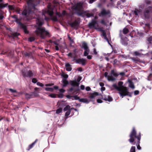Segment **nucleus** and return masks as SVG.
<instances>
[{"label": "nucleus", "mask_w": 152, "mask_h": 152, "mask_svg": "<svg viewBox=\"0 0 152 152\" xmlns=\"http://www.w3.org/2000/svg\"><path fill=\"white\" fill-rule=\"evenodd\" d=\"M43 23V18H37L36 20V25L37 27L35 31V33L37 35L39 36L42 39H44L46 36H48L49 34V32L45 30L44 28H41Z\"/></svg>", "instance_id": "obj_1"}, {"label": "nucleus", "mask_w": 152, "mask_h": 152, "mask_svg": "<svg viewBox=\"0 0 152 152\" xmlns=\"http://www.w3.org/2000/svg\"><path fill=\"white\" fill-rule=\"evenodd\" d=\"M129 136L130 139L128 140L129 142L132 145L136 144L137 149L139 150H141V148L140 145L141 137L140 133V132L137 134L134 127H133Z\"/></svg>", "instance_id": "obj_2"}, {"label": "nucleus", "mask_w": 152, "mask_h": 152, "mask_svg": "<svg viewBox=\"0 0 152 152\" xmlns=\"http://www.w3.org/2000/svg\"><path fill=\"white\" fill-rule=\"evenodd\" d=\"M123 82L122 81L118 82V86L116 84H114L112 87L114 89L117 90L119 91V94L120 96L123 98L124 96H128L130 97L132 96L131 93L128 91V88L126 87L123 86Z\"/></svg>", "instance_id": "obj_3"}, {"label": "nucleus", "mask_w": 152, "mask_h": 152, "mask_svg": "<svg viewBox=\"0 0 152 152\" xmlns=\"http://www.w3.org/2000/svg\"><path fill=\"white\" fill-rule=\"evenodd\" d=\"M151 14H152V7L148 6L145 8L142 14V15L145 18L148 19Z\"/></svg>", "instance_id": "obj_4"}, {"label": "nucleus", "mask_w": 152, "mask_h": 152, "mask_svg": "<svg viewBox=\"0 0 152 152\" xmlns=\"http://www.w3.org/2000/svg\"><path fill=\"white\" fill-rule=\"evenodd\" d=\"M23 76L25 77H29L31 78L34 76V73L32 71L28 68H25L22 70Z\"/></svg>", "instance_id": "obj_5"}, {"label": "nucleus", "mask_w": 152, "mask_h": 152, "mask_svg": "<svg viewBox=\"0 0 152 152\" xmlns=\"http://www.w3.org/2000/svg\"><path fill=\"white\" fill-rule=\"evenodd\" d=\"M75 10L76 11L77 14L80 16L83 15L84 12L83 10V4L79 2L76 5L74 8Z\"/></svg>", "instance_id": "obj_6"}, {"label": "nucleus", "mask_w": 152, "mask_h": 152, "mask_svg": "<svg viewBox=\"0 0 152 152\" xmlns=\"http://www.w3.org/2000/svg\"><path fill=\"white\" fill-rule=\"evenodd\" d=\"M99 15L100 17L106 16L107 18H109L111 14L110 11L109 10H106L104 9H103Z\"/></svg>", "instance_id": "obj_7"}, {"label": "nucleus", "mask_w": 152, "mask_h": 152, "mask_svg": "<svg viewBox=\"0 0 152 152\" xmlns=\"http://www.w3.org/2000/svg\"><path fill=\"white\" fill-rule=\"evenodd\" d=\"M19 27L21 29L23 30V31L25 34H28V31L27 30V27L25 25L21 23L20 22L18 23Z\"/></svg>", "instance_id": "obj_8"}, {"label": "nucleus", "mask_w": 152, "mask_h": 152, "mask_svg": "<svg viewBox=\"0 0 152 152\" xmlns=\"http://www.w3.org/2000/svg\"><path fill=\"white\" fill-rule=\"evenodd\" d=\"M76 63L81 64L83 66L85 65L86 64L87 60L86 59L83 58H79L75 60Z\"/></svg>", "instance_id": "obj_9"}, {"label": "nucleus", "mask_w": 152, "mask_h": 152, "mask_svg": "<svg viewBox=\"0 0 152 152\" xmlns=\"http://www.w3.org/2000/svg\"><path fill=\"white\" fill-rule=\"evenodd\" d=\"M119 35L121 38V43L124 45H126L127 44V38L126 37L123 38V37L122 34H121V31H120Z\"/></svg>", "instance_id": "obj_10"}, {"label": "nucleus", "mask_w": 152, "mask_h": 152, "mask_svg": "<svg viewBox=\"0 0 152 152\" xmlns=\"http://www.w3.org/2000/svg\"><path fill=\"white\" fill-rule=\"evenodd\" d=\"M26 1L28 6L34 8L35 6L37 5L34 0H28Z\"/></svg>", "instance_id": "obj_11"}, {"label": "nucleus", "mask_w": 152, "mask_h": 152, "mask_svg": "<svg viewBox=\"0 0 152 152\" xmlns=\"http://www.w3.org/2000/svg\"><path fill=\"white\" fill-rule=\"evenodd\" d=\"M97 24V22L95 20H93L91 23H89L88 26L90 28L94 27L95 29H96L97 28L95 26Z\"/></svg>", "instance_id": "obj_12"}, {"label": "nucleus", "mask_w": 152, "mask_h": 152, "mask_svg": "<svg viewBox=\"0 0 152 152\" xmlns=\"http://www.w3.org/2000/svg\"><path fill=\"white\" fill-rule=\"evenodd\" d=\"M34 13L31 11H28L26 10H25L22 12V14L23 15L26 16L28 17L29 16H31Z\"/></svg>", "instance_id": "obj_13"}, {"label": "nucleus", "mask_w": 152, "mask_h": 152, "mask_svg": "<svg viewBox=\"0 0 152 152\" xmlns=\"http://www.w3.org/2000/svg\"><path fill=\"white\" fill-rule=\"evenodd\" d=\"M69 84L72 86H78L79 83H77L75 80H70L69 82Z\"/></svg>", "instance_id": "obj_14"}, {"label": "nucleus", "mask_w": 152, "mask_h": 152, "mask_svg": "<svg viewBox=\"0 0 152 152\" xmlns=\"http://www.w3.org/2000/svg\"><path fill=\"white\" fill-rule=\"evenodd\" d=\"M102 98L103 99L106 101H108V102H110L113 100V99L112 97L109 96H105L104 97L103 96Z\"/></svg>", "instance_id": "obj_15"}, {"label": "nucleus", "mask_w": 152, "mask_h": 152, "mask_svg": "<svg viewBox=\"0 0 152 152\" xmlns=\"http://www.w3.org/2000/svg\"><path fill=\"white\" fill-rule=\"evenodd\" d=\"M65 66L66 71L69 72L72 70V66L69 63H67L66 64Z\"/></svg>", "instance_id": "obj_16"}, {"label": "nucleus", "mask_w": 152, "mask_h": 152, "mask_svg": "<svg viewBox=\"0 0 152 152\" xmlns=\"http://www.w3.org/2000/svg\"><path fill=\"white\" fill-rule=\"evenodd\" d=\"M70 25L72 27L76 28L78 26L79 23L77 21H75L74 22L71 23Z\"/></svg>", "instance_id": "obj_17"}, {"label": "nucleus", "mask_w": 152, "mask_h": 152, "mask_svg": "<svg viewBox=\"0 0 152 152\" xmlns=\"http://www.w3.org/2000/svg\"><path fill=\"white\" fill-rule=\"evenodd\" d=\"M131 59L135 63H138V62L143 63V61L142 60H141L140 59L138 58H131Z\"/></svg>", "instance_id": "obj_18"}, {"label": "nucleus", "mask_w": 152, "mask_h": 152, "mask_svg": "<svg viewBox=\"0 0 152 152\" xmlns=\"http://www.w3.org/2000/svg\"><path fill=\"white\" fill-rule=\"evenodd\" d=\"M37 141V139H36L34 142H33L31 144L29 145L28 148H27V150L29 151L30 149L32 148Z\"/></svg>", "instance_id": "obj_19"}, {"label": "nucleus", "mask_w": 152, "mask_h": 152, "mask_svg": "<svg viewBox=\"0 0 152 152\" xmlns=\"http://www.w3.org/2000/svg\"><path fill=\"white\" fill-rule=\"evenodd\" d=\"M48 10L47 11V12L50 16H51L53 15V9H51V10H50V5H48Z\"/></svg>", "instance_id": "obj_20"}, {"label": "nucleus", "mask_w": 152, "mask_h": 152, "mask_svg": "<svg viewBox=\"0 0 152 152\" xmlns=\"http://www.w3.org/2000/svg\"><path fill=\"white\" fill-rule=\"evenodd\" d=\"M56 15H58L59 17H63L66 15V12L64 10L61 13L58 12H56Z\"/></svg>", "instance_id": "obj_21"}, {"label": "nucleus", "mask_w": 152, "mask_h": 152, "mask_svg": "<svg viewBox=\"0 0 152 152\" xmlns=\"http://www.w3.org/2000/svg\"><path fill=\"white\" fill-rule=\"evenodd\" d=\"M62 82L63 83V87L66 86L69 83V82L68 81L65 79H62Z\"/></svg>", "instance_id": "obj_22"}, {"label": "nucleus", "mask_w": 152, "mask_h": 152, "mask_svg": "<svg viewBox=\"0 0 152 152\" xmlns=\"http://www.w3.org/2000/svg\"><path fill=\"white\" fill-rule=\"evenodd\" d=\"M79 102L83 103H88L90 102V101L88 100L87 99L82 98L80 99H79Z\"/></svg>", "instance_id": "obj_23"}, {"label": "nucleus", "mask_w": 152, "mask_h": 152, "mask_svg": "<svg viewBox=\"0 0 152 152\" xmlns=\"http://www.w3.org/2000/svg\"><path fill=\"white\" fill-rule=\"evenodd\" d=\"M121 31V33L123 32V34H127L129 32V30L126 28H124L122 31ZM121 34H122V33Z\"/></svg>", "instance_id": "obj_24"}, {"label": "nucleus", "mask_w": 152, "mask_h": 152, "mask_svg": "<svg viewBox=\"0 0 152 152\" xmlns=\"http://www.w3.org/2000/svg\"><path fill=\"white\" fill-rule=\"evenodd\" d=\"M82 47L84 49H86L88 48L87 44L85 42H83L82 44Z\"/></svg>", "instance_id": "obj_25"}, {"label": "nucleus", "mask_w": 152, "mask_h": 152, "mask_svg": "<svg viewBox=\"0 0 152 152\" xmlns=\"http://www.w3.org/2000/svg\"><path fill=\"white\" fill-rule=\"evenodd\" d=\"M84 50L85 51L83 53V56H86L90 52V50L89 48L86 49H84Z\"/></svg>", "instance_id": "obj_26"}, {"label": "nucleus", "mask_w": 152, "mask_h": 152, "mask_svg": "<svg viewBox=\"0 0 152 152\" xmlns=\"http://www.w3.org/2000/svg\"><path fill=\"white\" fill-rule=\"evenodd\" d=\"M102 36L104 38L107 40V41L109 43L108 39L106 36V34L104 31H103L102 32Z\"/></svg>", "instance_id": "obj_27"}, {"label": "nucleus", "mask_w": 152, "mask_h": 152, "mask_svg": "<svg viewBox=\"0 0 152 152\" xmlns=\"http://www.w3.org/2000/svg\"><path fill=\"white\" fill-rule=\"evenodd\" d=\"M107 79L109 81H113L115 79L112 76L108 75L107 76Z\"/></svg>", "instance_id": "obj_28"}, {"label": "nucleus", "mask_w": 152, "mask_h": 152, "mask_svg": "<svg viewBox=\"0 0 152 152\" xmlns=\"http://www.w3.org/2000/svg\"><path fill=\"white\" fill-rule=\"evenodd\" d=\"M98 94L97 92H94L89 97L91 99H94L96 96H98Z\"/></svg>", "instance_id": "obj_29"}, {"label": "nucleus", "mask_w": 152, "mask_h": 152, "mask_svg": "<svg viewBox=\"0 0 152 152\" xmlns=\"http://www.w3.org/2000/svg\"><path fill=\"white\" fill-rule=\"evenodd\" d=\"M34 93L32 94H25V97L27 99H30L33 97L32 96Z\"/></svg>", "instance_id": "obj_30"}, {"label": "nucleus", "mask_w": 152, "mask_h": 152, "mask_svg": "<svg viewBox=\"0 0 152 152\" xmlns=\"http://www.w3.org/2000/svg\"><path fill=\"white\" fill-rule=\"evenodd\" d=\"M129 87L132 88V89H134L135 88V87L134 86V85L133 83L130 81H129Z\"/></svg>", "instance_id": "obj_31"}, {"label": "nucleus", "mask_w": 152, "mask_h": 152, "mask_svg": "<svg viewBox=\"0 0 152 152\" xmlns=\"http://www.w3.org/2000/svg\"><path fill=\"white\" fill-rule=\"evenodd\" d=\"M111 74L115 77H117L118 75V74L115 72L113 70H111Z\"/></svg>", "instance_id": "obj_32"}, {"label": "nucleus", "mask_w": 152, "mask_h": 152, "mask_svg": "<svg viewBox=\"0 0 152 152\" xmlns=\"http://www.w3.org/2000/svg\"><path fill=\"white\" fill-rule=\"evenodd\" d=\"M45 90L47 91L52 92L53 90V88H51L46 87L45 88Z\"/></svg>", "instance_id": "obj_33"}, {"label": "nucleus", "mask_w": 152, "mask_h": 152, "mask_svg": "<svg viewBox=\"0 0 152 152\" xmlns=\"http://www.w3.org/2000/svg\"><path fill=\"white\" fill-rule=\"evenodd\" d=\"M8 5L7 4H4L3 3L0 4V9H2Z\"/></svg>", "instance_id": "obj_34"}, {"label": "nucleus", "mask_w": 152, "mask_h": 152, "mask_svg": "<svg viewBox=\"0 0 152 152\" xmlns=\"http://www.w3.org/2000/svg\"><path fill=\"white\" fill-rule=\"evenodd\" d=\"M144 3L147 5H150L151 2V0H144Z\"/></svg>", "instance_id": "obj_35"}, {"label": "nucleus", "mask_w": 152, "mask_h": 152, "mask_svg": "<svg viewBox=\"0 0 152 152\" xmlns=\"http://www.w3.org/2000/svg\"><path fill=\"white\" fill-rule=\"evenodd\" d=\"M148 43L151 44L152 43V36H151L148 37L147 39Z\"/></svg>", "instance_id": "obj_36"}, {"label": "nucleus", "mask_w": 152, "mask_h": 152, "mask_svg": "<svg viewBox=\"0 0 152 152\" xmlns=\"http://www.w3.org/2000/svg\"><path fill=\"white\" fill-rule=\"evenodd\" d=\"M140 12V11L137 9H135L134 11V13L136 15H138Z\"/></svg>", "instance_id": "obj_37"}, {"label": "nucleus", "mask_w": 152, "mask_h": 152, "mask_svg": "<svg viewBox=\"0 0 152 152\" xmlns=\"http://www.w3.org/2000/svg\"><path fill=\"white\" fill-rule=\"evenodd\" d=\"M71 111V110H69L66 113L65 115L66 118H67L68 116L70 114Z\"/></svg>", "instance_id": "obj_38"}, {"label": "nucleus", "mask_w": 152, "mask_h": 152, "mask_svg": "<svg viewBox=\"0 0 152 152\" xmlns=\"http://www.w3.org/2000/svg\"><path fill=\"white\" fill-rule=\"evenodd\" d=\"M70 106H69V105H67L64 108V111H66L67 110H70Z\"/></svg>", "instance_id": "obj_39"}, {"label": "nucleus", "mask_w": 152, "mask_h": 152, "mask_svg": "<svg viewBox=\"0 0 152 152\" xmlns=\"http://www.w3.org/2000/svg\"><path fill=\"white\" fill-rule=\"evenodd\" d=\"M130 152H135V147L132 146L130 148Z\"/></svg>", "instance_id": "obj_40"}, {"label": "nucleus", "mask_w": 152, "mask_h": 152, "mask_svg": "<svg viewBox=\"0 0 152 152\" xmlns=\"http://www.w3.org/2000/svg\"><path fill=\"white\" fill-rule=\"evenodd\" d=\"M133 54L136 56H140L141 55L140 53L137 51H136L134 52Z\"/></svg>", "instance_id": "obj_41"}, {"label": "nucleus", "mask_w": 152, "mask_h": 152, "mask_svg": "<svg viewBox=\"0 0 152 152\" xmlns=\"http://www.w3.org/2000/svg\"><path fill=\"white\" fill-rule=\"evenodd\" d=\"M126 0H120V1H118L117 2L118 5L121 4H123L125 1Z\"/></svg>", "instance_id": "obj_42"}, {"label": "nucleus", "mask_w": 152, "mask_h": 152, "mask_svg": "<svg viewBox=\"0 0 152 152\" xmlns=\"http://www.w3.org/2000/svg\"><path fill=\"white\" fill-rule=\"evenodd\" d=\"M62 108H59L57 110L56 113L57 114H59L62 112Z\"/></svg>", "instance_id": "obj_43"}, {"label": "nucleus", "mask_w": 152, "mask_h": 152, "mask_svg": "<svg viewBox=\"0 0 152 152\" xmlns=\"http://www.w3.org/2000/svg\"><path fill=\"white\" fill-rule=\"evenodd\" d=\"M101 23L104 25H107V23L106 22V20H104V19H102V20L101 21Z\"/></svg>", "instance_id": "obj_44"}, {"label": "nucleus", "mask_w": 152, "mask_h": 152, "mask_svg": "<svg viewBox=\"0 0 152 152\" xmlns=\"http://www.w3.org/2000/svg\"><path fill=\"white\" fill-rule=\"evenodd\" d=\"M35 39V38L34 37H31L28 39V41L30 42L34 41Z\"/></svg>", "instance_id": "obj_45"}, {"label": "nucleus", "mask_w": 152, "mask_h": 152, "mask_svg": "<svg viewBox=\"0 0 152 152\" xmlns=\"http://www.w3.org/2000/svg\"><path fill=\"white\" fill-rule=\"evenodd\" d=\"M49 96L51 98H56V94H50Z\"/></svg>", "instance_id": "obj_46"}, {"label": "nucleus", "mask_w": 152, "mask_h": 152, "mask_svg": "<svg viewBox=\"0 0 152 152\" xmlns=\"http://www.w3.org/2000/svg\"><path fill=\"white\" fill-rule=\"evenodd\" d=\"M94 15L93 13H88L86 14V16L88 17L89 18L91 16H93Z\"/></svg>", "instance_id": "obj_47"}, {"label": "nucleus", "mask_w": 152, "mask_h": 152, "mask_svg": "<svg viewBox=\"0 0 152 152\" xmlns=\"http://www.w3.org/2000/svg\"><path fill=\"white\" fill-rule=\"evenodd\" d=\"M73 98H74V99L75 100H78L79 101V99H80V97L78 96L77 95H75L74 96H73Z\"/></svg>", "instance_id": "obj_48"}, {"label": "nucleus", "mask_w": 152, "mask_h": 152, "mask_svg": "<svg viewBox=\"0 0 152 152\" xmlns=\"http://www.w3.org/2000/svg\"><path fill=\"white\" fill-rule=\"evenodd\" d=\"M145 7V4H142L139 6V8L141 9H143Z\"/></svg>", "instance_id": "obj_49"}, {"label": "nucleus", "mask_w": 152, "mask_h": 152, "mask_svg": "<svg viewBox=\"0 0 152 152\" xmlns=\"http://www.w3.org/2000/svg\"><path fill=\"white\" fill-rule=\"evenodd\" d=\"M61 76L64 77L63 79H66L68 77V76L67 74L62 75Z\"/></svg>", "instance_id": "obj_50"}, {"label": "nucleus", "mask_w": 152, "mask_h": 152, "mask_svg": "<svg viewBox=\"0 0 152 152\" xmlns=\"http://www.w3.org/2000/svg\"><path fill=\"white\" fill-rule=\"evenodd\" d=\"M37 85L41 87H43L44 86V85L43 83L39 82H37Z\"/></svg>", "instance_id": "obj_51"}, {"label": "nucleus", "mask_w": 152, "mask_h": 152, "mask_svg": "<svg viewBox=\"0 0 152 152\" xmlns=\"http://www.w3.org/2000/svg\"><path fill=\"white\" fill-rule=\"evenodd\" d=\"M37 80L36 78H33L32 80V83H37Z\"/></svg>", "instance_id": "obj_52"}, {"label": "nucleus", "mask_w": 152, "mask_h": 152, "mask_svg": "<svg viewBox=\"0 0 152 152\" xmlns=\"http://www.w3.org/2000/svg\"><path fill=\"white\" fill-rule=\"evenodd\" d=\"M68 38L71 43H74V41L73 39H72L69 36H68Z\"/></svg>", "instance_id": "obj_53"}, {"label": "nucleus", "mask_w": 152, "mask_h": 152, "mask_svg": "<svg viewBox=\"0 0 152 152\" xmlns=\"http://www.w3.org/2000/svg\"><path fill=\"white\" fill-rule=\"evenodd\" d=\"M54 84L53 83H48V84H46L45 85V86H52Z\"/></svg>", "instance_id": "obj_54"}, {"label": "nucleus", "mask_w": 152, "mask_h": 152, "mask_svg": "<svg viewBox=\"0 0 152 152\" xmlns=\"http://www.w3.org/2000/svg\"><path fill=\"white\" fill-rule=\"evenodd\" d=\"M66 97L67 98L70 99H71V98H73V96H71L69 95H66Z\"/></svg>", "instance_id": "obj_55"}, {"label": "nucleus", "mask_w": 152, "mask_h": 152, "mask_svg": "<svg viewBox=\"0 0 152 152\" xmlns=\"http://www.w3.org/2000/svg\"><path fill=\"white\" fill-rule=\"evenodd\" d=\"M93 52H94V54L95 55H96L97 54V52L96 51V49H95V48H94V49H93Z\"/></svg>", "instance_id": "obj_56"}, {"label": "nucleus", "mask_w": 152, "mask_h": 152, "mask_svg": "<svg viewBox=\"0 0 152 152\" xmlns=\"http://www.w3.org/2000/svg\"><path fill=\"white\" fill-rule=\"evenodd\" d=\"M10 91L12 93H15L16 92V91L15 90L12 89L11 88H10L9 89Z\"/></svg>", "instance_id": "obj_57"}, {"label": "nucleus", "mask_w": 152, "mask_h": 152, "mask_svg": "<svg viewBox=\"0 0 152 152\" xmlns=\"http://www.w3.org/2000/svg\"><path fill=\"white\" fill-rule=\"evenodd\" d=\"M86 90L87 91H89L91 90V89L90 87L88 86L86 87Z\"/></svg>", "instance_id": "obj_58"}, {"label": "nucleus", "mask_w": 152, "mask_h": 152, "mask_svg": "<svg viewBox=\"0 0 152 152\" xmlns=\"http://www.w3.org/2000/svg\"><path fill=\"white\" fill-rule=\"evenodd\" d=\"M139 92L138 91L136 90L134 91V95H138V94H139Z\"/></svg>", "instance_id": "obj_59"}, {"label": "nucleus", "mask_w": 152, "mask_h": 152, "mask_svg": "<svg viewBox=\"0 0 152 152\" xmlns=\"http://www.w3.org/2000/svg\"><path fill=\"white\" fill-rule=\"evenodd\" d=\"M80 88L81 90H83L84 89L85 87L83 85H81L80 86Z\"/></svg>", "instance_id": "obj_60"}, {"label": "nucleus", "mask_w": 152, "mask_h": 152, "mask_svg": "<svg viewBox=\"0 0 152 152\" xmlns=\"http://www.w3.org/2000/svg\"><path fill=\"white\" fill-rule=\"evenodd\" d=\"M59 91L60 92L64 93L65 91V90L63 89H59Z\"/></svg>", "instance_id": "obj_61"}, {"label": "nucleus", "mask_w": 152, "mask_h": 152, "mask_svg": "<svg viewBox=\"0 0 152 152\" xmlns=\"http://www.w3.org/2000/svg\"><path fill=\"white\" fill-rule=\"evenodd\" d=\"M87 58L88 59H91L92 58V56L91 55H87Z\"/></svg>", "instance_id": "obj_62"}, {"label": "nucleus", "mask_w": 152, "mask_h": 152, "mask_svg": "<svg viewBox=\"0 0 152 152\" xmlns=\"http://www.w3.org/2000/svg\"><path fill=\"white\" fill-rule=\"evenodd\" d=\"M99 85L100 86L102 87H103L104 85V83L102 82L99 83Z\"/></svg>", "instance_id": "obj_63"}, {"label": "nucleus", "mask_w": 152, "mask_h": 152, "mask_svg": "<svg viewBox=\"0 0 152 152\" xmlns=\"http://www.w3.org/2000/svg\"><path fill=\"white\" fill-rule=\"evenodd\" d=\"M82 79V77H78L77 79V81L79 83Z\"/></svg>", "instance_id": "obj_64"}]
</instances>
